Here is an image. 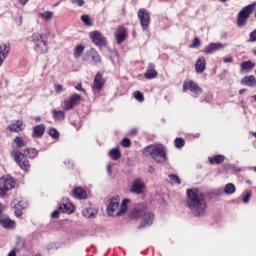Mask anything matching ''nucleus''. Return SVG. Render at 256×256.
<instances>
[{"label":"nucleus","mask_w":256,"mask_h":256,"mask_svg":"<svg viewBox=\"0 0 256 256\" xmlns=\"http://www.w3.org/2000/svg\"><path fill=\"white\" fill-rule=\"evenodd\" d=\"M186 195V205L191 213L194 214L195 217H202V215H205V209H207L205 194L199 191V189L188 188L186 190Z\"/></svg>","instance_id":"f257e3e1"},{"label":"nucleus","mask_w":256,"mask_h":256,"mask_svg":"<svg viewBox=\"0 0 256 256\" xmlns=\"http://www.w3.org/2000/svg\"><path fill=\"white\" fill-rule=\"evenodd\" d=\"M120 201L121 199L119 198V196L113 197L108 201L107 213L110 217H113V215H115V211L117 210L118 211L116 212V217H123V215L127 213V209H128L127 205H129V202L131 200L124 199L121 205H120Z\"/></svg>","instance_id":"f03ea898"},{"label":"nucleus","mask_w":256,"mask_h":256,"mask_svg":"<svg viewBox=\"0 0 256 256\" xmlns=\"http://www.w3.org/2000/svg\"><path fill=\"white\" fill-rule=\"evenodd\" d=\"M144 155H150L156 163H165L167 161V152L161 144L150 145L144 148Z\"/></svg>","instance_id":"7ed1b4c3"},{"label":"nucleus","mask_w":256,"mask_h":256,"mask_svg":"<svg viewBox=\"0 0 256 256\" xmlns=\"http://www.w3.org/2000/svg\"><path fill=\"white\" fill-rule=\"evenodd\" d=\"M11 157L14 158V161L19 165L23 171H29L31 169V162H29V159L25 154L18 150H12L11 151Z\"/></svg>","instance_id":"20e7f679"},{"label":"nucleus","mask_w":256,"mask_h":256,"mask_svg":"<svg viewBox=\"0 0 256 256\" xmlns=\"http://www.w3.org/2000/svg\"><path fill=\"white\" fill-rule=\"evenodd\" d=\"M255 3L249 4L246 7H244L237 16V25L238 27H245L247 25V19L251 16V13L255 11Z\"/></svg>","instance_id":"39448f33"},{"label":"nucleus","mask_w":256,"mask_h":256,"mask_svg":"<svg viewBox=\"0 0 256 256\" xmlns=\"http://www.w3.org/2000/svg\"><path fill=\"white\" fill-rule=\"evenodd\" d=\"M15 189V180L11 176L0 178V197H5L8 191Z\"/></svg>","instance_id":"423d86ee"},{"label":"nucleus","mask_w":256,"mask_h":256,"mask_svg":"<svg viewBox=\"0 0 256 256\" xmlns=\"http://www.w3.org/2000/svg\"><path fill=\"white\" fill-rule=\"evenodd\" d=\"M46 35L35 33L32 35V43H34L35 47L41 51V53H47V41H45Z\"/></svg>","instance_id":"0eeeda50"},{"label":"nucleus","mask_w":256,"mask_h":256,"mask_svg":"<svg viewBox=\"0 0 256 256\" xmlns=\"http://www.w3.org/2000/svg\"><path fill=\"white\" fill-rule=\"evenodd\" d=\"M138 19L140 21V25L143 31H147L149 29V25H151V14L147 11V9H140L138 11Z\"/></svg>","instance_id":"6e6552de"},{"label":"nucleus","mask_w":256,"mask_h":256,"mask_svg":"<svg viewBox=\"0 0 256 256\" xmlns=\"http://www.w3.org/2000/svg\"><path fill=\"white\" fill-rule=\"evenodd\" d=\"M27 201L24 198H15L11 206L15 209L14 213L17 217L23 216V209H27Z\"/></svg>","instance_id":"1a4fd4ad"},{"label":"nucleus","mask_w":256,"mask_h":256,"mask_svg":"<svg viewBox=\"0 0 256 256\" xmlns=\"http://www.w3.org/2000/svg\"><path fill=\"white\" fill-rule=\"evenodd\" d=\"M183 91H191L192 93H195V95H201L203 93V89L193 80L184 81Z\"/></svg>","instance_id":"9d476101"},{"label":"nucleus","mask_w":256,"mask_h":256,"mask_svg":"<svg viewBox=\"0 0 256 256\" xmlns=\"http://www.w3.org/2000/svg\"><path fill=\"white\" fill-rule=\"evenodd\" d=\"M79 103H81V97H69L64 99L61 107L64 109V111H71V109L76 107V105H79Z\"/></svg>","instance_id":"9b49d317"},{"label":"nucleus","mask_w":256,"mask_h":256,"mask_svg":"<svg viewBox=\"0 0 256 256\" xmlns=\"http://www.w3.org/2000/svg\"><path fill=\"white\" fill-rule=\"evenodd\" d=\"M89 37L98 47H105L107 45V38L98 31L90 32Z\"/></svg>","instance_id":"f8f14e48"},{"label":"nucleus","mask_w":256,"mask_h":256,"mask_svg":"<svg viewBox=\"0 0 256 256\" xmlns=\"http://www.w3.org/2000/svg\"><path fill=\"white\" fill-rule=\"evenodd\" d=\"M131 193H135V195H143L145 193V182L141 178H137L132 183Z\"/></svg>","instance_id":"ddd939ff"},{"label":"nucleus","mask_w":256,"mask_h":256,"mask_svg":"<svg viewBox=\"0 0 256 256\" xmlns=\"http://www.w3.org/2000/svg\"><path fill=\"white\" fill-rule=\"evenodd\" d=\"M145 211H147V204L140 203L137 204L134 209L130 212V219H139L141 215H144Z\"/></svg>","instance_id":"4468645a"},{"label":"nucleus","mask_w":256,"mask_h":256,"mask_svg":"<svg viewBox=\"0 0 256 256\" xmlns=\"http://www.w3.org/2000/svg\"><path fill=\"white\" fill-rule=\"evenodd\" d=\"M105 85V80H103V74L98 72L94 78L93 82V91L94 93H99L101 89H103V86Z\"/></svg>","instance_id":"2eb2a0df"},{"label":"nucleus","mask_w":256,"mask_h":256,"mask_svg":"<svg viewBox=\"0 0 256 256\" xmlns=\"http://www.w3.org/2000/svg\"><path fill=\"white\" fill-rule=\"evenodd\" d=\"M221 49H225V45L221 43H210L205 47L204 53H206V55H213V53L221 51Z\"/></svg>","instance_id":"dca6fc26"},{"label":"nucleus","mask_w":256,"mask_h":256,"mask_svg":"<svg viewBox=\"0 0 256 256\" xmlns=\"http://www.w3.org/2000/svg\"><path fill=\"white\" fill-rule=\"evenodd\" d=\"M154 219H155V214H153V212H145L142 215V224L140 225V228L151 227V225H153Z\"/></svg>","instance_id":"f3484780"},{"label":"nucleus","mask_w":256,"mask_h":256,"mask_svg":"<svg viewBox=\"0 0 256 256\" xmlns=\"http://www.w3.org/2000/svg\"><path fill=\"white\" fill-rule=\"evenodd\" d=\"M9 51H11V45L7 43L0 45V67L3 65L5 59H7Z\"/></svg>","instance_id":"a211bd4d"},{"label":"nucleus","mask_w":256,"mask_h":256,"mask_svg":"<svg viewBox=\"0 0 256 256\" xmlns=\"http://www.w3.org/2000/svg\"><path fill=\"white\" fill-rule=\"evenodd\" d=\"M8 129L12 133H20V131L25 129V123H23V120H17L16 122L10 124Z\"/></svg>","instance_id":"6ab92c4d"},{"label":"nucleus","mask_w":256,"mask_h":256,"mask_svg":"<svg viewBox=\"0 0 256 256\" xmlns=\"http://www.w3.org/2000/svg\"><path fill=\"white\" fill-rule=\"evenodd\" d=\"M45 135V124L36 125L32 130V137L34 139H41Z\"/></svg>","instance_id":"aec40b11"},{"label":"nucleus","mask_w":256,"mask_h":256,"mask_svg":"<svg viewBox=\"0 0 256 256\" xmlns=\"http://www.w3.org/2000/svg\"><path fill=\"white\" fill-rule=\"evenodd\" d=\"M144 77L146 79H155V77H157V70H155V64L153 63L148 64Z\"/></svg>","instance_id":"412c9836"},{"label":"nucleus","mask_w":256,"mask_h":256,"mask_svg":"<svg viewBox=\"0 0 256 256\" xmlns=\"http://www.w3.org/2000/svg\"><path fill=\"white\" fill-rule=\"evenodd\" d=\"M254 67L255 63L251 62L250 60L242 62L240 65V73H251Z\"/></svg>","instance_id":"4be33fe9"},{"label":"nucleus","mask_w":256,"mask_h":256,"mask_svg":"<svg viewBox=\"0 0 256 256\" xmlns=\"http://www.w3.org/2000/svg\"><path fill=\"white\" fill-rule=\"evenodd\" d=\"M0 225L4 229H15V221L11 220L9 217L0 218Z\"/></svg>","instance_id":"5701e85b"},{"label":"nucleus","mask_w":256,"mask_h":256,"mask_svg":"<svg viewBox=\"0 0 256 256\" xmlns=\"http://www.w3.org/2000/svg\"><path fill=\"white\" fill-rule=\"evenodd\" d=\"M60 213H66L67 215H71L73 211H75V207L71 203L59 204Z\"/></svg>","instance_id":"b1692460"},{"label":"nucleus","mask_w":256,"mask_h":256,"mask_svg":"<svg viewBox=\"0 0 256 256\" xmlns=\"http://www.w3.org/2000/svg\"><path fill=\"white\" fill-rule=\"evenodd\" d=\"M205 67H206V61H205V57H200L195 64V71L198 74H201L205 71Z\"/></svg>","instance_id":"393cba45"},{"label":"nucleus","mask_w":256,"mask_h":256,"mask_svg":"<svg viewBox=\"0 0 256 256\" xmlns=\"http://www.w3.org/2000/svg\"><path fill=\"white\" fill-rule=\"evenodd\" d=\"M125 33V27L119 26L115 34L118 45H121V43L125 41Z\"/></svg>","instance_id":"a878e982"},{"label":"nucleus","mask_w":256,"mask_h":256,"mask_svg":"<svg viewBox=\"0 0 256 256\" xmlns=\"http://www.w3.org/2000/svg\"><path fill=\"white\" fill-rule=\"evenodd\" d=\"M241 83L246 87H256V78L253 75L246 76L242 78Z\"/></svg>","instance_id":"bb28decb"},{"label":"nucleus","mask_w":256,"mask_h":256,"mask_svg":"<svg viewBox=\"0 0 256 256\" xmlns=\"http://www.w3.org/2000/svg\"><path fill=\"white\" fill-rule=\"evenodd\" d=\"M73 197L76 199H87V192L81 187H77L72 191Z\"/></svg>","instance_id":"cd10ccee"},{"label":"nucleus","mask_w":256,"mask_h":256,"mask_svg":"<svg viewBox=\"0 0 256 256\" xmlns=\"http://www.w3.org/2000/svg\"><path fill=\"white\" fill-rule=\"evenodd\" d=\"M83 217L86 219H95L97 217V212L93 208H86L82 211Z\"/></svg>","instance_id":"c85d7f7f"},{"label":"nucleus","mask_w":256,"mask_h":256,"mask_svg":"<svg viewBox=\"0 0 256 256\" xmlns=\"http://www.w3.org/2000/svg\"><path fill=\"white\" fill-rule=\"evenodd\" d=\"M208 159H209L211 165H221V163H223V161H225V156L218 154L213 157H209Z\"/></svg>","instance_id":"c756f323"},{"label":"nucleus","mask_w":256,"mask_h":256,"mask_svg":"<svg viewBox=\"0 0 256 256\" xmlns=\"http://www.w3.org/2000/svg\"><path fill=\"white\" fill-rule=\"evenodd\" d=\"M52 116L55 121L65 120V112L63 110H52Z\"/></svg>","instance_id":"7c9ffc66"},{"label":"nucleus","mask_w":256,"mask_h":256,"mask_svg":"<svg viewBox=\"0 0 256 256\" xmlns=\"http://www.w3.org/2000/svg\"><path fill=\"white\" fill-rule=\"evenodd\" d=\"M89 55L94 63H101V56L99 55L97 50H95V48L90 49Z\"/></svg>","instance_id":"2f4dec72"},{"label":"nucleus","mask_w":256,"mask_h":256,"mask_svg":"<svg viewBox=\"0 0 256 256\" xmlns=\"http://www.w3.org/2000/svg\"><path fill=\"white\" fill-rule=\"evenodd\" d=\"M109 157H111L113 161L121 159V151L119 150V148H113L112 150H110Z\"/></svg>","instance_id":"473e14b6"},{"label":"nucleus","mask_w":256,"mask_h":256,"mask_svg":"<svg viewBox=\"0 0 256 256\" xmlns=\"http://www.w3.org/2000/svg\"><path fill=\"white\" fill-rule=\"evenodd\" d=\"M235 191H237V188L235 187V184H233V183H228L224 187V193L226 195H233V193H235Z\"/></svg>","instance_id":"72a5a7b5"},{"label":"nucleus","mask_w":256,"mask_h":256,"mask_svg":"<svg viewBox=\"0 0 256 256\" xmlns=\"http://www.w3.org/2000/svg\"><path fill=\"white\" fill-rule=\"evenodd\" d=\"M24 154L28 157L29 159H35V157H37V155H39V151H37V149L35 148H28L26 150H24Z\"/></svg>","instance_id":"f704fd0d"},{"label":"nucleus","mask_w":256,"mask_h":256,"mask_svg":"<svg viewBox=\"0 0 256 256\" xmlns=\"http://www.w3.org/2000/svg\"><path fill=\"white\" fill-rule=\"evenodd\" d=\"M13 143L14 145H16V147L19 149L21 147H25V145H27V143H25V140H23V138H21L20 136H16L13 139Z\"/></svg>","instance_id":"c9c22d12"},{"label":"nucleus","mask_w":256,"mask_h":256,"mask_svg":"<svg viewBox=\"0 0 256 256\" xmlns=\"http://www.w3.org/2000/svg\"><path fill=\"white\" fill-rule=\"evenodd\" d=\"M84 51H85V46H83V45L76 46L75 51H74L75 59H79V57H81V55H83Z\"/></svg>","instance_id":"e433bc0d"},{"label":"nucleus","mask_w":256,"mask_h":256,"mask_svg":"<svg viewBox=\"0 0 256 256\" xmlns=\"http://www.w3.org/2000/svg\"><path fill=\"white\" fill-rule=\"evenodd\" d=\"M174 145H175L176 149H183V147H185V139L176 138L174 140Z\"/></svg>","instance_id":"4c0bfd02"},{"label":"nucleus","mask_w":256,"mask_h":256,"mask_svg":"<svg viewBox=\"0 0 256 256\" xmlns=\"http://www.w3.org/2000/svg\"><path fill=\"white\" fill-rule=\"evenodd\" d=\"M48 135L52 137V139H59V131L53 127L48 129Z\"/></svg>","instance_id":"58836bf2"},{"label":"nucleus","mask_w":256,"mask_h":256,"mask_svg":"<svg viewBox=\"0 0 256 256\" xmlns=\"http://www.w3.org/2000/svg\"><path fill=\"white\" fill-rule=\"evenodd\" d=\"M40 17H42V19H45V21H51V19H53V12L51 11L42 12L40 13Z\"/></svg>","instance_id":"ea45409f"},{"label":"nucleus","mask_w":256,"mask_h":256,"mask_svg":"<svg viewBox=\"0 0 256 256\" xmlns=\"http://www.w3.org/2000/svg\"><path fill=\"white\" fill-rule=\"evenodd\" d=\"M81 21L86 25V27H91L93 25V22H91V18L89 15H82L81 16Z\"/></svg>","instance_id":"a19ab883"},{"label":"nucleus","mask_w":256,"mask_h":256,"mask_svg":"<svg viewBox=\"0 0 256 256\" xmlns=\"http://www.w3.org/2000/svg\"><path fill=\"white\" fill-rule=\"evenodd\" d=\"M170 181H172L173 183H176V185H181V179L179 178V176L175 175V174H170L168 175Z\"/></svg>","instance_id":"79ce46f5"},{"label":"nucleus","mask_w":256,"mask_h":256,"mask_svg":"<svg viewBox=\"0 0 256 256\" xmlns=\"http://www.w3.org/2000/svg\"><path fill=\"white\" fill-rule=\"evenodd\" d=\"M122 147H131V139L129 138H124L121 141Z\"/></svg>","instance_id":"37998d69"},{"label":"nucleus","mask_w":256,"mask_h":256,"mask_svg":"<svg viewBox=\"0 0 256 256\" xmlns=\"http://www.w3.org/2000/svg\"><path fill=\"white\" fill-rule=\"evenodd\" d=\"M199 45H201V40H199V38H195L192 45H190V47L192 49H197V47H199Z\"/></svg>","instance_id":"c03bdc74"},{"label":"nucleus","mask_w":256,"mask_h":256,"mask_svg":"<svg viewBox=\"0 0 256 256\" xmlns=\"http://www.w3.org/2000/svg\"><path fill=\"white\" fill-rule=\"evenodd\" d=\"M64 164L66 165V167L68 169H73V167H75V164L73 163V161L71 159L64 161Z\"/></svg>","instance_id":"a18cd8bd"},{"label":"nucleus","mask_w":256,"mask_h":256,"mask_svg":"<svg viewBox=\"0 0 256 256\" xmlns=\"http://www.w3.org/2000/svg\"><path fill=\"white\" fill-rule=\"evenodd\" d=\"M255 42H256V30L250 33V38H249V43H255Z\"/></svg>","instance_id":"49530a36"},{"label":"nucleus","mask_w":256,"mask_h":256,"mask_svg":"<svg viewBox=\"0 0 256 256\" xmlns=\"http://www.w3.org/2000/svg\"><path fill=\"white\" fill-rule=\"evenodd\" d=\"M71 3L73 5H78V7H83V5H85V1L83 0H71Z\"/></svg>","instance_id":"de8ad7c7"},{"label":"nucleus","mask_w":256,"mask_h":256,"mask_svg":"<svg viewBox=\"0 0 256 256\" xmlns=\"http://www.w3.org/2000/svg\"><path fill=\"white\" fill-rule=\"evenodd\" d=\"M250 199H251V192H247V193L244 195L242 201H243V203H249V200H250Z\"/></svg>","instance_id":"09e8293b"},{"label":"nucleus","mask_w":256,"mask_h":256,"mask_svg":"<svg viewBox=\"0 0 256 256\" xmlns=\"http://www.w3.org/2000/svg\"><path fill=\"white\" fill-rule=\"evenodd\" d=\"M55 91H56V93H63V91H65V88H63V85L57 84L55 86Z\"/></svg>","instance_id":"8fccbe9b"},{"label":"nucleus","mask_w":256,"mask_h":256,"mask_svg":"<svg viewBox=\"0 0 256 256\" xmlns=\"http://www.w3.org/2000/svg\"><path fill=\"white\" fill-rule=\"evenodd\" d=\"M51 219H59V210H54L51 213Z\"/></svg>","instance_id":"3c124183"},{"label":"nucleus","mask_w":256,"mask_h":256,"mask_svg":"<svg viewBox=\"0 0 256 256\" xmlns=\"http://www.w3.org/2000/svg\"><path fill=\"white\" fill-rule=\"evenodd\" d=\"M132 97H143V93H141V91L137 90L132 94Z\"/></svg>","instance_id":"603ef678"},{"label":"nucleus","mask_w":256,"mask_h":256,"mask_svg":"<svg viewBox=\"0 0 256 256\" xmlns=\"http://www.w3.org/2000/svg\"><path fill=\"white\" fill-rule=\"evenodd\" d=\"M112 171H113V166L111 164H108L107 165V173H108V175H111Z\"/></svg>","instance_id":"864d4df0"},{"label":"nucleus","mask_w":256,"mask_h":256,"mask_svg":"<svg viewBox=\"0 0 256 256\" xmlns=\"http://www.w3.org/2000/svg\"><path fill=\"white\" fill-rule=\"evenodd\" d=\"M224 63H233V57L225 58Z\"/></svg>","instance_id":"5fc2aeb1"},{"label":"nucleus","mask_w":256,"mask_h":256,"mask_svg":"<svg viewBox=\"0 0 256 256\" xmlns=\"http://www.w3.org/2000/svg\"><path fill=\"white\" fill-rule=\"evenodd\" d=\"M75 89H77V91H85V90L83 89V86H82L81 84H77V85L75 86Z\"/></svg>","instance_id":"6e6d98bb"},{"label":"nucleus","mask_w":256,"mask_h":256,"mask_svg":"<svg viewBox=\"0 0 256 256\" xmlns=\"http://www.w3.org/2000/svg\"><path fill=\"white\" fill-rule=\"evenodd\" d=\"M135 99L138 103H143V101H145V97H135Z\"/></svg>","instance_id":"4d7b16f0"},{"label":"nucleus","mask_w":256,"mask_h":256,"mask_svg":"<svg viewBox=\"0 0 256 256\" xmlns=\"http://www.w3.org/2000/svg\"><path fill=\"white\" fill-rule=\"evenodd\" d=\"M7 256H17V252L15 250H12Z\"/></svg>","instance_id":"13d9d810"},{"label":"nucleus","mask_w":256,"mask_h":256,"mask_svg":"<svg viewBox=\"0 0 256 256\" xmlns=\"http://www.w3.org/2000/svg\"><path fill=\"white\" fill-rule=\"evenodd\" d=\"M204 101L205 103H211V101H213V98L207 97V98H204Z\"/></svg>","instance_id":"bf43d9fd"},{"label":"nucleus","mask_w":256,"mask_h":256,"mask_svg":"<svg viewBox=\"0 0 256 256\" xmlns=\"http://www.w3.org/2000/svg\"><path fill=\"white\" fill-rule=\"evenodd\" d=\"M19 3L21 5H27V3H29V0H19Z\"/></svg>","instance_id":"052dcab7"},{"label":"nucleus","mask_w":256,"mask_h":256,"mask_svg":"<svg viewBox=\"0 0 256 256\" xmlns=\"http://www.w3.org/2000/svg\"><path fill=\"white\" fill-rule=\"evenodd\" d=\"M148 172L155 173V168L153 166H149Z\"/></svg>","instance_id":"680f3d73"},{"label":"nucleus","mask_w":256,"mask_h":256,"mask_svg":"<svg viewBox=\"0 0 256 256\" xmlns=\"http://www.w3.org/2000/svg\"><path fill=\"white\" fill-rule=\"evenodd\" d=\"M130 135H137V129H132L130 131Z\"/></svg>","instance_id":"e2e57ef3"},{"label":"nucleus","mask_w":256,"mask_h":256,"mask_svg":"<svg viewBox=\"0 0 256 256\" xmlns=\"http://www.w3.org/2000/svg\"><path fill=\"white\" fill-rule=\"evenodd\" d=\"M18 23H19V25H21V23H23V16L18 17Z\"/></svg>","instance_id":"0e129e2a"},{"label":"nucleus","mask_w":256,"mask_h":256,"mask_svg":"<svg viewBox=\"0 0 256 256\" xmlns=\"http://www.w3.org/2000/svg\"><path fill=\"white\" fill-rule=\"evenodd\" d=\"M0 215H3V204L0 203Z\"/></svg>","instance_id":"69168bd1"},{"label":"nucleus","mask_w":256,"mask_h":256,"mask_svg":"<svg viewBox=\"0 0 256 256\" xmlns=\"http://www.w3.org/2000/svg\"><path fill=\"white\" fill-rule=\"evenodd\" d=\"M35 121H36V123H39V121H41V117H36Z\"/></svg>","instance_id":"338daca9"},{"label":"nucleus","mask_w":256,"mask_h":256,"mask_svg":"<svg viewBox=\"0 0 256 256\" xmlns=\"http://www.w3.org/2000/svg\"><path fill=\"white\" fill-rule=\"evenodd\" d=\"M243 93H245V89H241V90L239 91V94H240V95H243Z\"/></svg>","instance_id":"774afa93"}]
</instances>
